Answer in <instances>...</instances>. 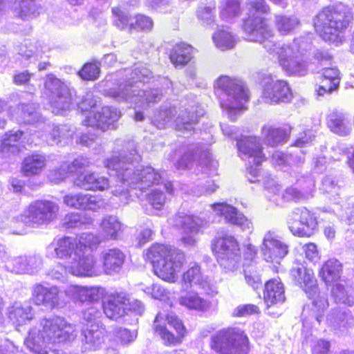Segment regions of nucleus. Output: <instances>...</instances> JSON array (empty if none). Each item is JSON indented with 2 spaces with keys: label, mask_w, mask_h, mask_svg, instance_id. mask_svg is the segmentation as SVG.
Instances as JSON below:
<instances>
[{
  "label": "nucleus",
  "mask_w": 354,
  "mask_h": 354,
  "mask_svg": "<svg viewBox=\"0 0 354 354\" xmlns=\"http://www.w3.org/2000/svg\"><path fill=\"white\" fill-rule=\"evenodd\" d=\"M249 16L244 20L243 30L248 39L262 43L271 55H276L279 66L288 75L304 76L308 73L306 56L311 50L310 35L295 38L292 42L283 44L274 43L270 39L274 36L272 29L266 19L257 15L270 12V7L265 0H248Z\"/></svg>",
  "instance_id": "nucleus-1"
},
{
  "label": "nucleus",
  "mask_w": 354,
  "mask_h": 354,
  "mask_svg": "<svg viewBox=\"0 0 354 354\" xmlns=\"http://www.w3.org/2000/svg\"><path fill=\"white\" fill-rule=\"evenodd\" d=\"M141 160V156L136 149L134 141L127 142L122 151L112 155L104 161V167L108 171L115 172L122 189L113 191L114 195H121L129 188L138 189L141 191L153 185L159 186L153 189L147 196L149 203L155 209H162L166 203V196L162 192L171 194L173 185L166 180L164 173H159L151 167L137 165Z\"/></svg>",
  "instance_id": "nucleus-2"
},
{
  "label": "nucleus",
  "mask_w": 354,
  "mask_h": 354,
  "mask_svg": "<svg viewBox=\"0 0 354 354\" xmlns=\"http://www.w3.org/2000/svg\"><path fill=\"white\" fill-rule=\"evenodd\" d=\"M100 243L92 233H82L76 237L55 239L46 248V257L68 260L66 269L77 277H95L102 268L94 251Z\"/></svg>",
  "instance_id": "nucleus-3"
},
{
  "label": "nucleus",
  "mask_w": 354,
  "mask_h": 354,
  "mask_svg": "<svg viewBox=\"0 0 354 354\" xmlns=\"http://www.w3.org/2000/svg\"><path fill=\"white\" fill-rule=\"evenodd\" d=\"M152 77L151 71L145 65L136 64L133 69H124L107 77V81H115L116 86L104 90V95L116 102L133 104L135 108L147 109L159 102L162 95L158 88H141L140 85L149 82Z\"/></svg>",
  "instance_id": "nucleus-4"
},
{
  "label": "nucleus",
  "mask_w": 354,
  "mask_h": 354,
  "mask_svg": "<svg viewBox=\"0 0 354 354\" xmlns=\"http://www.w3.org/2000/svg\"><path fill=\"white\" fill-rule=\"evenodd\" d=\"M75 326L59 316L44 317L39 327L30 328L24 339L26 348L35 354H48L57 344L74 341L77 337Z\"/></svg>",
  "instance_id": "nucleus-5"
},
{
  "label": "nucleus",
  "mask_w": 354,
  "mask_h": 354,
  "mask_svg": "<svg viewBox=\"0 0 354 354\" xmlns=\"http://www.w3.org/2000/svg\"><path fill=\"white\" fill-rule=\"evenodd\" d=\"M351 19V8L338 3L323 8L314 19V26L324 40L338 45Z\"/></svg>",
  "instance_id": "nucleus-6"
},
{
  "label": "nucleus",
  "mask_w": 354,
  "mask_h": 354,
  "mask_svg": "<svg viewBox=\"0 0 354 354\" xmlns=\"http://www.w3.org/2000/svg\"><path fill=\"white\" fill-rule=\"evenodd\" d=\"M146 257L153 264L155 274L162 280L171 283L178 280L185 263V254L170 245H153L148 249Z\"/></svg>",
  "instance_id": "nucleus-7"
},
{
  "label": "nucleus",
  "mask_w": 354,
  "mask_h": 354,
  "mask_svg": "<svg viewBox=\"0 0 354 354\" xmlns=\"http://www.w3.org/2000/svg\"><path fill=\"white\" fill-rule=\"evenodd\" d=\"M214 88L220 95L222 109L231 120H235L236 115L245 109L249 100L248 88L241 80L227 75L219 77L214 82Z\"/></svg>",
  "instance_id": "nucleus-8"
},
{
  "label": "nucleus",
  "mask_w": 354,
  "mask_h": 354,
  "mask_svg": "<svg viewBox=\"0 0 354 354\" xmlns=\"http://www.w3.org/2000/svg\"><path fill=\"white\" fill-rule=\"evenodd\" d=\"M290 274L308 297L313 299V316L319 324L322 321L323 313L328 304L324 295L317 294V286L313 270L307 269L301 264H296L291 269Z\"/></svg>",
  "instance_id": "nucleus-9"
},
{
  "label": "nucleus",
  "mask_w": 354,
  "mask_h": 354,
  "mask_svg": "<svg viewBox=\"0 0 354 354\" xmlns=\"http://www.w3.org/2000/svg\"><path fill=\"white\" fill-rule=\"evenodd\" d=\"M212 349L220 354H248L249 341L239 328H224L211 337Z\"/></svg>",
  "instance_id": "nucleus-10"
},
{
  "label": "nucleus",
  "mask_w": 354,
  "mask_h": 354,
  "mask_svg": "<svg viewBox=\"0 0 354 354\" xmlns=\"http://www.w3.org/2000/svg\"><path fill=\"white\" fill-rule=\"evenodd\" d=\"M213 251L225 272H234L240 268L239 247L233 236L225 234L217 238L213 245Z\"/></svg>",
  "instance_id": "nucleus-11"
},
{
  "label": "nucleus",
  "mask_w": 354,
  "mask_h": 354,
  "mask_svg": "<svg viewBox=\"0 0 354 354\" xmlns=\"http://www.w3.org/2000/svg\"><path fill=\"white\" fill-rule=\"evenodd\" d=\"M59 207L55 202L37 200L31 203L20 216L21 222L28 226L38 227L53 221Z\"/></svg>",
  "instance_id": "nucleus-12"
},
{
  "label": "nucleus",
  "mask_w": 354,
  "mask_h": 354,
  "mask_svg": "<svg viewBox=\"0 0 354 354\" xmlns=\"http://www.w3.org/2000/svg\"><path fill=\"white\" fill-rule=\"evenodd\" d=\"M287 224L290 232L299 237H310L318 226L315 213L304 207L294 209L288 216Z\"/></svg>",
  "instance_id": "nucleus-13"
},
{
  "label": "nucleus",
  "mask_w": 354,
  "mask_h": 354,
  "mask_svg": "<svg viewBox=\"0 0 354 354\" xmlns=\"http://www.w3.org/2000/svg\"><path fill=\"white\" fill-rule=\"evenodd\" d=\"M153 328L167 345H175L180 342L185 333V327L181 321L172 313L165 317L158 313L154 321Z\"/></svg>",
  "instance_id": "nucleus-14"
},
{
  "label": "nucleus",
  "mask_w": 354,
  "mask_h": 354,
  "mask_svg": "<svg viewBox=\"0 0 354 354\" xmlns=\"http://www.w3.org/2000/svg\"><path fill=\"white\" fill-rule=\"evenodd\" d=\"M45 88L50 93V103L53 113L62 115L69 109L73 97L71 90L67 84L50 74L46 77Z\"/></svg>",
  "instance_id": "nucleus-15"
},
{
  "label": "nucleus",
  "mask_w": 354,
  "mask_h": 354,
  "mask_svg": "<svg viewBox=\"0 0 354 354\" xmlns=\"http://www.w3.org/2000/svg\"><path fill=\"white\" fill-rule=\"evenodd\" d=\"M259 79L263 84L262 97L265 102L275 104L292 100V93L286 81L274 80L270 75L263 73L259 74Z\"/></svg>",
  "instance_id": "nucleus-16"
},
{
  "label": "nucleus",
  "mask_w": 354,
  "mask_h": 354,
  "mask_svg": "<svg viewBox=\"0 0 354 354\" xmlns=\"http://www.w3.org/2000/svg\"><path fill=\"white\" fill-rule=\"evenodd\" d=\"M201 290L209 294L212 290L211 279L204 275L200 266L196 263L190 264L189 268L183 274L181 279V291Z\"/></svg>",
  "instance_id": "nucleus-17"
},
{
  "label": "nucleus",
  "mask_w": 354,
  "mask_h": 354,
  "mask_svg": "<svg viewBox=\"0 0 354 354\" xmlns=\"http://www.w3.org/2000/svg\"><path fill=\"white\" fill-rule=\"evenodd\" d=\"M32 298L37 306H43L47 309L60 308L66 305L59 288L55 286L50 287L36 284L32 288Z\"/></svg>",
  "instance_id": "nucleus-18"
},
{
  "label": "nucleus",
  "mask_w": 354,
  "mask_h": 354,
  "mask_svg": "<svg viewBox=\"0 0 354 354\" xmlns=\"http://www.w3.org/2000/svg\"><path fill=\"white\" fill-rule=\"evenodd\" d=\"M261 252L268 262L279 263L288 253V245L273 232H268L263 237Z\"/></svg>",
  "instance_id": "nucleus-19"
},
{
  "label": "nucleus",
  "mask_w": 354,
  "mask_h": 354,
  "mask_svg": "<svg viewBox=\"0 0 354 354\" xmlns=\"http://www.w3.org/2000/svg\"><path fill=\"white\" fill-rule=\"evenodd\" d=\"M171 223L182 230L181 241L185 245H194L203 221L198 216L179 214L170 219Z\"/></svg>",
  "instance_id": "nucleus-20"
},
{
  "label": "nucleus",
  "mask_w": 354,
  "mask_h": 354,
  "mask_svg": "<svg viewBox=\"0 0 354 354\" xmlns=\"http://www.w3.org/2000/svg\"><path fill=\"white\" fill-rule=\"evenodd\" d=\"M120 112L114 107L104 106L101 111L96 112L93 116H87L83 120L82 123L85 126L97 127L106 131L116 127L115 122L120 118Z\"/></svg>",
  "instance_id": "nucleus-21"
},
{
  "label": "nucleus",
  "mask_w": 354,
  "mask_h": 354,
  "mask_svg": "<svg viewBox=\"0 0 354 354\" xmlns=\"http://www.w3.org/2000/svg\"><path fill=\"white\" fill-rule=\"evenodd\" d=\"M239 156L253 160L258 165L265 160L260 138L257 136H242L236 142Z\"/></svg>",
  "instance_id": "nucleus-22"
},
{
  "label": "nucleus",
  "mask_w": 354,
  "mask_h": 354,
  "mask_svg": "<svg viewBox=\"0 0 354 354\" xmlns=\"http://www.w3.org/2000/svg\"><path fill=\"white\" fill-rule=\"evenodd\" d=\"M106 330L98 324H92L81 328L82 351H95L104 343Z\"/></svg>",
  "instance_id": "nucleus-23"
},
{
  "label": "nucleus",
  "mask_w": 354,
  "mask_h": 354,
  "mask_svg": "<svg viewBox=\"0 0 354 354\" xmlns=\"http://www.w3.org/2000/svg\"><path fill=\"white\" fill-rule=\"evenodd\" d=\"M212 207L218 214L224 216L227 223L239 227L242 230L252 232V223L233 206L219 203L212 205Z\"/></svg>",
  "instance_id": "nucleus-24"
},
{
  "label": "nucleus",
  "mask_w": 354,
  "mask_h": 354,
  "mask_svg": "<svg viewBox=\"0 0 354 354\" xmlns=\"http://www.w3.org/2000/svg\"><path fill=\"white\" fill-rule=\"evenodd\" d=\"M127 302L128 297L125 293H112L103 304L104 313L108 318L116 320L127 313Z\"/></svg>",
  "instance_id": "nucleus-25"
},
{
  "label": "nucleus",
  "mask_w": 354,
  "mask_h": 354,
  "mask_svg": "<svg viewBox=\"0 0 354 354\" xmlns=\"http://www.w3.org/2000/svg\"><path fill=\"white\" fill-rule=\"evenodd\" d=\"M73 184L81 189L91 191H103L109 187V179L96 172L78 174L74 178Z\"/></svg>",
  "instance_id": "nucleus-26"
},
{
  "label": "nucleus",
  "mask_w": 354,
  "mask_h": 354,
  "mask_svg": "<svg viewBox=\"0 0 354 354\" xmlns=\"http://www.w3.org/2000/svg\"><path fill=\"white\" fill-rule=\"evenodd\" d=\"M100 258L102 266L98 260L97 262L100 264L102 272L111 274L120 270L125 260V254L120 249L111 248L104 250Z\"/></svg>",
  "instance_id": "nucleus-27"
},
{
  "label": "nucleus",
  "mask_w": 354,
  "mask_h": 354,
  "mask_svg": "<svg viewBox=\"0 0 354 354\" xmlns=\"http://www.w3.org/2000/svg\"><path fill=\"white\" fill-rule=\"evenodd\" d=\"M46 131H48V133L41 135V138L48 144L53 145L62 141L66 142L74 135L75 128L68 124H53L46 126Z\"/></svg>",
  "instance_id": "nucleus-28"
},
{
  "label": "nucleus",
  "mask_w": 354,
  "mask_h": 354,
  "mask_svg": "<svg viewBox=\"0 0 354 354\" xmlns=\"http://www.w3.org/2000/svg\"><path fill=\"white\" fill-rule=\"evenodd\" d=\"M263 298L268 310L272 306L284 302L285 290L279 278L272 279L266 283Z\"/></svg>",
  "instance_id": "nucleus-29"
},
{
  "label": "nucleus",
  "mask_w": 354,
  "mask_h": 354,
  "mask_svg": "<svg viewBox=\"0 0 354 354\" xmlns=\"http://www.w3.org/2000/svg\"><path fill=\"white\" fill-rule=\"evenodd\" d=\"M290 131L289 127L265 124L261 128V138L267 145L276 147L288 141Z\"/></svg>",
  "instance_id": "nucleus-30"
},
{
  "label": "nucleus",
  "mask_w": 354,
  "mask_h": 354,
  "mask_svg": "<svg viewBox=\"0 0 354 354\" xmlns=\"http://www.w3.org/2000/svg\"><path fill=\"white\" fill-rule=\"evenodd\" d=\"M100 226V236L104 240L118 239L124 230L123 224L114 216L104 217Z\"/></svg>",
  "instance_id": "nucleus-31"
},
{
  "label": "nucleus",
  "mask_w": 354,
  "mask_h": 354,
  "mask_svg": "<svg viewBox=\"0 0 354 354\" xmlns=\"http://www.w3.org/2000/svg\"><path fill=\"white\" fill-rule=\"evenodd\" d=\"M47 158L44 154L32 153L26 157L21 165V172L26 176L39 175L45 169Z\"/></svg>",
  "instance_id": "nucleus-32"
},
{
  "label": "nucleus",
  "mask_w": 354,
  "mask_h": 354,
  "mask_svg": "<svg viewBox=\"0 0 354 354\" xmlns=\"http://www.w3.org/2000/svg\"><path fill=\"white\" fill-rule=\"evenodd\" d=\"M326 322L340 330L354 326V317L346 309H333L327 316Z\"/></svg>",
  "instance_id": "nucleus-33"
},
{
  "label": "nucleus",
  "mask_w": 354,
  "mask_h": 354,
  "mask_svg": "<svg viewBox=\"0 0 354 354\" xmlns=\"http://www.w3.org/2000/svg\"><path fill=\"white\" fill-rule=\"evenodd\" d=\"M185 292L178 299V302L181 306L198 311H207L209 309L211 303L201 297L198 292L193 290Z\"/></svg>",
  "instance_id": "nucleus-34"
},
{
  "label": "nucleus",
  "mask_w": 354,
  "mask_h": 354,
  "mask_svg": "<svg viewBox=\"0 0 354 354\" xmlns=\"http://www.w3.org/2000/svg\"><path fill=\"white\" fill-rule=\"evenodd\" d=\"M39 9L35 0H18L12 6L14 15L23 20L36 17L39 13Z\"/></svg>",
  "instance_id": "nucleus-35"
},
{
  "label": "nucleus",
  "mask_w": 354,
  "mask_h": 354,
  "mask_svg": "<svg viewBox=\"0 0 354 354\" xmlns=\"http://www.w3.org/2000/svg\"><path fill=\"white\" fill-rule=\"evenodd\" d=\"M8 313L10 319L17 326L26 324L35 317L32 307L26 304H15L8 309Z\"/></svg>",
  "instance_id": "nucleus-36"
},
{
  "label": "nucleus",
  "mask_w": 354,
  "mask_h": 354,
  "mask_svg": "<svg viewBox=\"0 0 354 354\" xmlns=\"http://www.w3.org/2000/svg\"><path fill=\"white\" fill-rule=\"evenodd\" d=\"M339 73L337 68H325L322 72L323 79L321 82L317 93L324 95L335 90L339 83Z\"/></svg>",
  "instance_id": "nucleus-37"
},
{
  "label": "nucleus",
  "mask_w": 354,
  "mask_h": 354,
  "mask_svg": "<svg viewBox=\"0 0 354 354\" xmlns=\"http://www.w3.org/2000/svg\"><path fill=\"white\" fill-rule=\"evenodd\" d=\"M342 271V263L335 259H330L322 266L319 276L326 285H329L336 282L340 278Z\"/></svg>",
  "instance_id": "nucleus-38"
},
{
  "label": "nucleus",
  "mask_w": 354,
  "mask_h": 354,
  "mask_svg": "<svg viewBox=\"0 0 354 354\" xmlns=\"http://www.w3.org/2000/svg\"><path fill=\"white\" fill-rule=\"evenodd\" d=\"M203 114L202 110L197 111L194 107H192V109L189 111H187V109L180 111L175 120L176 129L178 131H192L193 124L197 122L198 118Z\"/></svg>",
  "instance_id": "nucleus-39"
},
{
  "label": "nucleus",
  "mask_w": 354,
  "mask_h": 354,
  "mask_svg": "<svg viewBox=\"0 0 354 354\" xmlns=\"http://www.w3.org/2000/svg\"><path fill=\"white\" fill-rule=\"evenodd\" d=\"M327 124L332 131L340 136H346L351 131L345 115L337 111H334L328 115Z\"/></svg>",
  "instance_id": "nucleus-40"
},
{
  "label": "nucleus",
  "mask_w": 354,
  "mask_h": 354,
  "mask_svg": "<svg viewBox=\"0 0 354 354\" xmlns=\"http://www.w3.org/2000/svg\"><path fill=\"white\" fill-rule=\"evenodd\" d=\"M196 155L198 156L197 160L198 170L207 174L209 176H214L217 174L218 162L213 158L207 149L198 150Z\"/></svg>",
  "instance_id": "nucleus-41"
},
{
  "label": "nucleus",
  "mask_w": 354,
  "mask_h": 354,
  "mask_svg": "<svg viewBox=\"0 0 354 354\" xmlns=\"http://www.w3.org/2000/svg\"><path fill=\"white\" fill-rule=\"evenodd\" d=\"M192 47L182 43L176 44L170 54V60L175 66H183L192 59Z\"/></svg>",
  "instance_id": "nucleus-42"
},
{
  "label": "nucleus",
  "mask_w": 354,
  "mask_h": 354,
  "mask_svg": "<svg viewBox=\"0 0 354 354\" xmlns=\"http://www.w3.org/2000/svg\"><path fill=\"white\" fill-rule=\"evenodd\" d=\"M274 26L281 35L290 34L299 24V21L295 16L282 14L274 15Z\"/></svg>",
  "instance_id": "nucleus-43"
},
{
  "label": "nucleus",
  "mask_w": 354,
  "mask_h": 354,
  "mask_svg": "<svg viewBox=\"0 0 354 354\" xmlns=\"http://www.w3.org/2000/svg\"><path fill=\"white\" fill-rule=\"evenodd\" d=\"M22 136V132L21 131H17L14 133L10 131L7 133L3 136L1 145V151L5 155L16 154L21 151V147L19 145V139Z\"/></svg>",
  "instance_id": "nucleus-44"
},
{
  "label": "nucleus",
  "mask_w": 354,
  "mask_h": 354,
  "mask_svg": "<svg viewBox=\"0 0 354 354\" xmlns=\"http://www.w3.org/2000/svg\"><path fill=\"white\" fill-rule=\"evenodd\" d=\"M241 12L239 0H222L220 5L221 17L230 21L238 17Z\"/></svg>",
  "instance_id": "nucleus-45"
},
{
  "label": "nucleus",
  "mask_w": 354,
  "mask_h": 354,
  "mask_svg": "<svg viewBox=\"0 0 354 354\" xmlns=\"http://www.w3.org/2000/svg\"><path fill=\"white\" fill-rule=\"evenodd\" d=\"M13 117L19 122L24 123L38 122L40 118L35 106L32 104H20L16 115Z\"/></svg>",
  "instance_id": "nucleus-46"
},
{
  "label": "nucleus",
  "mask_w": 354,
  "mask_h": 354,
  "mask_svg": "<svg viewBox=\"0 0 354 354\" xmlns=\"http://www.w3.org/2000/svg\"><path fill=\"white\" fill-rule=\"evenodd\" d=\"M216 46L222 50H228L234 47L236 39L235 36L228 30H218L212 36Z\"/></svg>",
  "instance_id": "nucleus-47"
},
{
  "label": "nucleus",
  "mask_w": 354,
  "mask_h": 354,
  "mask_svg": "<svg viewBox=\"0 0 354 354\" xmlns=\"http://www.w3.org/2000/svg\"><path fill=\"white\" fill-rule=\"evenodd\" d=\"M174 113H176V108L165 105L154 113L151 119L152 123L159 129L165 128L171 122Z\"/></svg>",
  "instance_id": "nucleus-48"
},
{
  "label": "nucleus",
  "mask_w": 354,
  "mask_h": 354,
  "mask_svg": "<svg viewBox=\"0 0 354 354\" xmlns=\"http://www.w3.org/2000/svg\"><path fill=\"white\" fill-rule=\"evenodd\" d=\"M104 295V289L103 288L82 286L80 302L98 301L102 298Z\"/></svg>",
  "instance_id": "nucleus-49"
},
{
  "label": "nucleus",
  "mask_w": 354,
  "mask_h": 354,
  "mask_svg": "<svg viewBox=\"0 0 354 354\" xmlns=\"http://www.w3.org/2000/svg\"><path fill=\"white\" fill-rule=\"evenodd\" d=\"M113 16L114 25L120 30H130V24H131V19L129 15L121 10L120 8L115 7L112 9Z\"/></svg>",
  "instance_id": "nucleus-50"
},
{
  "label": "nucleus",
  "mask_w": 354,
  "mask_h": 354,
  "mask_svg": "<svg viewBox=\"0 0 354 354\" xmlns=\"http://www.w3.org/2000/svg\"><path fill=\"white\" fill-rule=\"evenodd\" d=\"M86 197L87 194L82 192L76 194L70 193L64 196L63 201L64 203L68 207L79 209H84L86 200L87 199Z\"/></svg>",
  "instance_id": "nucleus-51"
},
{
  "label": "nucleus",
  "mask_w": 354,
  "mask_h": 354,
  "mask_svg": "<svg viewBox=\"0 0 354 354\" xmlns=\"http://www.w3.org/2000/svg\"><path fill=\"white\" fill-rule=\"evenodd\" d=\"M331 294L335 302L337 304L352 306L354 303L353 299L348 295V292L345 290L344 287L339 283H336L333 285Z\"/></svg>",
  "instance_id": "nucleus-52"
},
{
  "label": "nucleus",
  "mask_w": 354,
  "mask_h": 354,
  "mask_svg": "<svg viewBox=\"0 0 354 354\" xmlns=\"http://www.w3.org/2000/svg\"><path fill=\"white\" fill-rule=\"evenodd\" d=\"M153 20L148 16L137 15L131 19L130 31L132 30L149 31L153 28Z\"/></svg>",
  "instance_id": "nucleus-53"
},
{
  "label": "nucleus",
  "mask_w": 354,
  "mask_h": 354,
  "mask_svg": "<svg viewBox=\"0 0 354 354\" xmlns=\"http://www.w3.org/2000/svg\"><path fill=\"white\" fill-rule=\"evenodd\" d=\"M90 218L85 217L82 214L71 213L65 216L63 219V225L66 228H75L90 223Z\"/></svg>",
  "instance_id": "nucleus-54"
},
{
  "label": "nucleus",
  "mask_w": 354,
  "mask_h": 354,
  "mask_svg": "<svg viewBox=\"0 0 354 354\" xmlns=\"http://www.w3.org/2000/svg\"><path fill=\"white\" fill-rule=\"evenodd\" d=\"M245 279L247 283L254 290L259 288L261 286L260 276L253 265L248 266L244 263Z\"/></svg>",
  "instance_id": "nucleus-55"
},
{
  "label": "nucleus",
  "mask_w": 354,
  "mask_h": 354,
  "mask_svg": "<svg viewBox=\"0 0 354 354\" xmlns=\"http://www.w3.org/2000/svg\"><path fill=\"white\" fill-rule=\"evenodd\" d=\"M78 73L83 80H95L100 75V65L96 62L86 63Z\"/></svg>",
  "instance_id": "nucleus-56"
},
{
  "label": "nucleus",
  "mask_w": 354,
  "mask_h": 354,
  "mask_svg": "<svg viewBox=\"0 0 354 354\" xmlns=\"http://www.w3.org/2000/svg\"><path fill=\"white\" fill-rule=\"evenodd\" d=\"M26 274H35L38 272L43 266V259L40 255L32 254L26 256Z\"/></svg>",
  "instance_id": "nucleus-57"
},
{
  "label": "nucleus",
  "mask_w": 354,
  "mask_h": 354,
  "mask_svg": "<svg viewBox=\"0 0 354 354\" xmlns=\"http://www.w3.org/2000/svg\"><path fill=\"white\" fill-rule=\"evenodd\" d=\"M101 315L100 310L95 306H91L82 312V326L90 327L92 324H97L96 320Z\"/></svg>",
  "instance_id": "nucleus-58"
},
{
  "label": "nucleus",
  "mask_w": 354,
  "mask_h": 354,
  "mask_svg": "<svg viewBox=\"0 0 354 354\" xmlns=\"http://www.w3.org/2000/svg\"><path fill=\"white\" fill-rule=\"evenodd\" d=\"M6 268L16 274H26V256L12 258L5 265Z\"/></svg>",
  "instance_id": "nucleus-59"
},
{
  "label": "nucleus",
  "mask_w": 354,
  "mask_h": 354,
  "mask_svg": "<svg viewBox=\"0 0 354 354\" xmlns=\"http://www.w3.org/2000/svg\"><path fill=\"white\" fill-rule=\"evenodd\" d=\"M19 54L27 59H37L40 56V52L36 44L32 42H26L19 46Z\"/></svg>",
  "instance_id": "nucleus-60"
},
{
  "label": "nucleus",
  "mask_w": 354,
  "mask_h": 354,
  "mask_svg": "<svg viewBox=\"0 0 354 354\" xmlns=\"http://www.w3.org/2000/svg\"><path fill=\"white\" fill-rule=\"evenodd\" d=\"M70 173L68 166L66 163L62 164L57 169L50 171L48 174V180L55 183L58 184L64 181L67 177L68 174Z\"/></svg>",
  "instance_id": "nucleus-61"
},
{
  "label": "nucleus",
  "mask_w": 354,
  "mask_h": 354,
  "mask_svg": "<svg viewBox=\"0 0 354 354\" xmlns=\"http://www.w3.org/2000/svg\"><path fill=\"white\" fill-rule=\"evenodd\" d=\"M311 196L310 191H299L294 187L287 188L282 194V197L286 201H302L308 199Z\"/></svg>",
  "instance_id": "nucleus-62"
},
{
  "label": "nucleus",
  "mask_w": 354,
  "mask_h": 354,
  "mask_svg": "<svg viewBox=\"0 0 354 354\" xmlns=\"http://www.w3.org/2000/svg\"><path fill=\"white\" fill-rule=\"evenodd\" d=\"M84 209L97 211L105 208L106 203L101 196L87 194Z\"/></svg>",
  "instance_id": "nucleus-63"
},
{
  "label": "nucleus",
  "mask_w": 354,
  "mask_h": 354,
  "mask_svg": "<svg viewBox=\"0 0 354 354\" xmlns=\"http://www.w3.org/2000/svg\"><path fill=\"white\" fill-rule=\"evenodd\" d=\"M259 307L254 304H242L234 308L233 315L234 317H246L259 314Z\"/></svg>",
  "instance_id": "nucleus-64"
}]
</instances>
